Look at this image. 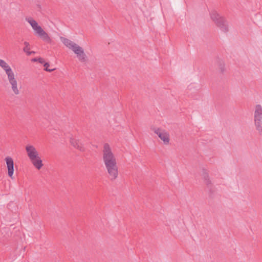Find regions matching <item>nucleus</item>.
I'll return each mask as SVG.
<instances>
[{
  "label": "nucleus",
  "mask_w": 262,
  "mask_h": 262,
  "mask_svg": "<svg viewBox=\"0 0 262 262\" xmlns=\"http://www.w3.org/2000/svg\"><path fill=\"white\" fill-rule=\"evenodd\" d=\"M25 52L27 53V55H31V53H30V51L29 50H28V51H25Z\"/></svg>",
  "instance_id": "19"
},
{
  "label": "nucleus",
  "mask_w": 262,
  "mask_h": 262,
  "mask_svg": "<svg viewBox=\"0 0 262 262\" xmlns=\"http://www.w3.org/2000/svg\"><path fill=\"white\" fill-rule=\"evenodd\" d=\"M151 129L163 141L164 144L168 145L169 144V134L166 130L154 127H151Z\"/></svg>",
  "instance_id": "7"
},
{
  "label": "nucleus",
  "mask_w": 262,
  "mask_h": 262,
  "mask_svg": "<svg viewBox=\"0 0 262 262\" xmlns=\"http://www.w3.org/2000/svg\"><path fill=\"white\" fill-rule=\"evenodd\" d=\"M26 20L31 26L32 29L35 33L43 41L48 43L51 42V39L48 34L43 30V29L38 25L36 20L32 17H26Z\"/></svg>",
  "instance_id": "3"
},
{
  "label": "nucleus",
  "mask_w": 262,
  "mask_h": 262,
  "mask_svg": "<svg viewBox=\"0 0 262 262\" xmlns=\"http://www.w3.org/2000/svg\"><path fill=\"white\" fill-rule=\"evenodd\" d=\"M210 14L212 21L222 31L227 32L229 31L228 22L225 17L221 16L215 10L212 11Z\"/></svg>",
  "instance_id": "4"
},
{
  "label": "nucleus",
  "mask_w": 262,
  "mask_h": 262,
  "mask_svg": "<svg viewBox=\"0 0 262 262\" xmlns=\"http://www.w3.org/2000/svg\"><path fill=\"white\" fill-rule=\"evenodd\" d=\"M27 155L30 160H33L38 158V153L34 146L31 145H27L26 147Z\"/></svg>",
  "instance_id": "8"
},
{
  "label": "nucleus",
  "mask_w": 262,
  "mask_h": 262,
  "mask_svg": "<svg viewBox=\"0 0 262 262\" xmlns=\"http://www.w3.org/2000/svg\"><path fill=\"white\" fill-rule=\"evenodd\" d=\"M36 168L40 169L43 166L42 160L38 156V158H35L33 160H30Z\"/></svg>",
  "instance_id": "11"
},
{
  "label": "nucleus",
  "mask_w": 262,
  "mask_h": 262,
  "mask_svg": "<svg viewBox=\"0 0 262 262\" xmlns=\"http://www.w3.org/2000/svg\"><path fill=\"white\" fill-rule=\"evenodd\" d=\"M37 59H38V58H33L31 60L33 62H36V61H38Z\"/></svg>",
  "instance_id": "18"
},
{
  "label": "nucleus",
  "mask_w": 262,
  "mask_h": 262,
  "mask_svg": "<svg viewBox=\"0 0 262 262\" xmlns=\"http://www.w3.org/2000/svg\"><path fill=\"white\" fill-rule=\"evenodd\" d=\"M30 53H31V54L35 53L34 51H30Z\"/></svg>",
  "instance_id": "21"
},
{
  "label": "nucleus",
  "mask_w": 262,
  "mask_h": 262,
  "mask_svg": "<svg viewBox=\"0 0 262 262\" xmlns=\"http://www.w3.org/2000/svg\"><path fill=\"white\" fill-rule=\"evenodd\" d=\"M4 71L7 75L8 81L11 85L13 93L16 95H19L20 91L18 88L17 81L14 72L9 66Z\"/></svg>",
  "instance_id": "5"
},
{
  "label": "nucleus",
  "mask_w": 262,
  "mask_h": 262,
  "mask_svg": "<svg viewBox=\"0 0 262 262\" xmlns=\"http://www.w3.org/2000/svg\"><path fill=\"white\" fill-rule=\"evenodd\" d=\"M37 8H39V9H40V8H41V6H40V5H37Z\"/></svg>",
  "instance_id": "20"
},
{
  "label": "nucleus",
  "mask_w": 262,
  "mask_h": 262,
  "mask_svg": "<svg viewBox=\"0 0 262 262\" xmlns=\"http://www.w3.org/2000/svg\"><path fill=\"white\" fill-rule=\"evenodd\" d=\"M38 61L40 63H45V60L42 58H38L37 59Z\"/></svg>",
  "instance_id": "17"
},
{
  "label": "nucleus",
  "mask_w": 262,
  "mask_h": 262,
  "mask_svg": "<svg viewBox=\"0 0 262 262\" xmlns=\"http://www.w3.org/2000/svg\"><path fill=\"white\" fill-rule=\"evenodd\" d=\"M71 144L74 146L75 148L78 149L81 151H84V147L83 145L79 142V140H76L74 138H71L70 140Z\"/></svg>",
  "instance_id": "10"
},
{
  "label": "nucleus",
  "mask_w": 262,
  "mask_h": 262,
  "mask_svg": "<svg viewBox=\"0 0 262 262\" xmlns=\"http://www.w3.org/2000/svg\"><path fill=\"white\" fill-rule=\"evenodd\" d=\"M219 66V70L221 71V72L223 73L225 70L224 63L220 62Z\"/></svg>",
  "instance_id": "16"
},
{
  "label": "nucleus",
  "mask_w": 262,
  "mask_h": 262,
  "mask_svg": "<svg viewBox=\"0 0 262 262\" xmlns=\"http://www.w3.org/2000/svg\"><path fill=\"white\" fill-rule=\"evenodd\" d=\"M7 168L8 176L13 179V174L14 172V162L12 158L7 157L5 158Z\"/></svg>",
  "instance_id": "9"
},
{
  "label": "nucleus",
  "mask_w": 262,
  "mask_h": 262,
  "mask_svg": "<svg viewBox=\"0 0 262 262\" xmlns=\"http://www.w3.org/2000/svg\"><path fill=\"white\" fill-rule=\"evenodd\" d=\"M24 45L25 46L23 49L24 51V52L28 51V50H30V45H29V42L25 41V42H24Z\"/></svg>",
  "instance_id": "15"
},
{
  "label": "nucleus",
  "mask_w": 262,
  "mask_h": 262,
  "mask_svg": "<svg viewBox=\"0 0 262 262\" xmlns=\"http://www.w3.org/2000/svg\"><path fill=\"white\" fill-rule=\"evenodd\" d=\"M9 66V64L4 60L0 59V67L4 70Z\"/></svg>",
  "instance_id": "13"
},
{
  "label": "nucleus",
  "mask_w": 262,
  "mask_h": 262,
  "mask_svg": "<svg viewBox=\"0 0 262 262\" xmlns=\"http://www.w3.org/2000/svg\"><path fill=\"white\" fill-rule=\"evenodd\" d=\"M43 66L45 67V70L48 72H52L55 70V69H48V67L50 66V64L48 62H45L43 64Z\"/></svg>",
  "instance_id": "14"
},
{
  "label": "nucleus",
  "mask_w": 262,
  "mask_h": 262,
  "mask_svg": "<svg viewBox=\"0 0 262 262\" xmlns=\"http://www.w3.org/2000/svg\"><path fill=\"white\" fill-rule=\"evenodd\" d=\"M203 178L205 181V184L207 185H209L211 184V181L209 180V175L207 172H206L205 170H203Z\"/></svg>",
  "instance_id": "12"
},
{
  "label": "nucleus",
  "mask_w": 262,
  "mask_h": 262,
  "mask_svg": "<svg viewBox=\"0 0 262 262\" xmlns=\"http://www.w3.org/2000/svg\"><path fill=\"white\" fill-rule=\"evenodd\" d=\"M60 39L67 47L72 50L77 55L79 61L81 62L86 61V56L81 47L68 38L61 37Z\"/></svg>",
  "instance_id": "2"
},
{
  "label": "nucleus",
  "mask_w": 262,
  "mask_h": 262,
  "mask_svg": "<svg viewBox=\"0 0 262 262\" xmlns=\"http://www.w3.org/2000/svg\"><path fill=\"white\" fill-rule=\"evenodd\" d=\"M102 158L108 179L112 181L115 180L118 177V167L116 158L108 143H105L103 145Z\"/></svg>",
  "instance_id": "1"
},
{
  "label": "nucleus",
  "mask_w": 262,
  "mask_h": 262,
  "mask_svg": "<svg viewBox=\"0 0 262 262\" xmlns=\"http://www.w3.org/2000/svg\"><path fill=\"white\" fill-rule=\"evenodd\" d=\"M254 123L256 130L259 135H262V106L257 104L255 106L254 113Z\"/></svg>",
  "instance_id": "6"
}]
</instances>
